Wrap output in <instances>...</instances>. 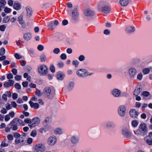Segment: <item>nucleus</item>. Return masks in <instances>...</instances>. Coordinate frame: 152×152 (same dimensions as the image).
<instances>
[{"mask_svg": "<svg viewBox=\"0 0 152 152\" xmlns=\"http://www.w3.org/2000/svg\"><path fill=\"white\" fill-rule=\"evenodd\" d=\"M23 16L21 15L18 18V21L19 23L21 25H23L24 23V22L23 20Z\"/></svg>", "mask_w": 152, "mask_h": 152, "instance_id": "34", "label": "nucleus"}, {"mask_svg": "<svg viewBox=\"0 0 152 152\" xmlns=\"http://www.w3.org/2000/svg\"><path fill=\"white\" fill-rule=\"evenodd\" d=\"M4 11L7 13H10L11 11V9L7 7H6L4 10Z\"/></svg>", "mask_w": 152, "mask_h": 152, "instance_id": "46", "label": "nucleus"}, {"mask_svg": "<svg viewBox=\"0 0 152 152\" xmlns=\"http://www.w3.org/2000/svg\"><path fill=\"white\" fill-rule=\"evenodd\" d=\"M8 146V144L6 142H2L0 145V146L1 147H7Z\"/></svg>", "mask_w": 152, "mask_h": 152, "instance_id": "52", "label": "nucleus"}, {"mask_svg": "<svg viewBox=\"0 0 152 152\" xmlns=\"http://www.w3.org/2000/svg\"><path fill=\"white\" fill-rule=\"evenodd\" d=\"M12 72L15 75H16L17 73V70L16 69L13 68L12 70Z\"/></svg>", "mask_w": 152, "mask_h": 152, "instance_id": "62", "label": "nucleus"}, {"mask_svg": "<svg viewBox=\"0 0 152 152\" xmlns=\"http://www.w3.org/2000/svg\"><path fill=\"white\" fill-rule=\"evenodd\" d=\"M125 31L127 33H131L135 31V28L134 27L130 26H126Z\"/></svg>", "mask_w": 152, "mask_h": 152, "instance_id": "21", "label": "nucleus"}, {"mask_svg": "<svg viewBox=\"0 0 152 152\" xmlns=\"http://www.w3.org/2000/svg\"><path fill=\"white\" fill-rule=\"evenodd\" d=\"M14 8L17 10H19L21 9V6L20 4L18 3L15 2L13 5Z\"/></svg>", "mask_w": 152, "mask_h": 152, "instance_id": "32", "label": "nucleus"}, {"mask_svg": "<svg viewBox=\"0 0 152 152\" xmlns=\"http://www.w3.org/2000/svg\"><path fill=\"white\" fill-rule=\"evenodd\" d=\"M26 16L28 18L31 17L33 14V10L32 8L29 6H27L26 7Z\"/></svg>", "mask_w": 152, "mask_h": 152, "instance_id": "19", "label": "nucleus"}, {"mask_svg": "<svg viewBox=\"0 0 152 152\" xmlns=\"http://www.w3.org/2000/svg\"><path fill=\"white\" fill-rule=\"evenodd\" d=\"M129 113L131 117L134 118H137L139 114L138 112L133 109H131L130 110Z\"/></svg>", "mask_w": 152, "mask_h": 152, "instance_id": "12", "label": "nucleus"}, {"mask_svg": "<svg viewBox=\"0 0 152 152\" xmlns=\"http://www.w3.org/2000/svg\"><path fill=\"white\" fill-rule=\"evenodd\" d=\"M47 66L45 65H42L38 68L39 73L42 75H45L47 74Z\"/></svg>", "mask_w": 152, "mask_h": 152, "instance_id": "7", "label": "nucleus"}, {"mask_svg": "<svg viewBox=\"0 0 152 152\" xmlns=\"http://www.w3.org/2000/svg\"><path fill=\"white\" fill-rule=\"evenodd\" d=\"M5 52V49L3 48H1L0 50V55L3 56Z\"/></svg>", "mask_w": 152, "mask_h": 152, "instance_id": "45", "label": "nucleus"}, {"mask_svg": "<svg viewBox=\"0 0 152 152\" xmlns=\"http://www.w3.org/2000/svg\"><path fill=\"white\" fill-rule=\"evenodd\" d=\"M59 24V22L57 20H55L53 21H51L49 22L48 25V28L51 30H53L56 27V26Z\"/></svg>", "mask_w": 152, "mask_h": 152, "instance_id": "8", "label": "nucleus"}, {"mask_svg": "<svg viewBox=\"0 0 152 152\" xmlns=\"http://www.w3.org/2000/svg\"><path fill=\"white\" fill-rule=\"evenodd\" d=\"M79 63V62L77 60H75L73 61H72V64L74 65L75 67H77L78 66V64Z\"/></svg>", "mask_w": 152, "mask_h": 152, "instance_id": "42", "label": "nucleus"}, {"mask_svg": "<svg viewBox=\"0 0 152 152\" xmlns=\"http://www.w3.org/2000/svg\"><path fill=\"white\" fill-rule=\"evenodd\" d=\"M104 33L105 35H108L110 34V31L108 29H105L104 31Z\"/></svg>", "mask_w": 152, "mask_h": 152, "instance_id": "59", "label": "nucleus"}, {"mask_svg": "<svg viewBox=\"0 0 152 152\" xmlns=\"http://www.w3.org/2000/svg\"><path fill=\"white\" fill-rule=\"evenodd\" d=\"M145 140L147 144L149 145H152V140L151 138L145 139Z\"/></svg>", "mask_w": 152, "mask_h": 152, "instance_id": "35", "label": "nucleus"}, {"mask_svg": "<svg viewBox=\"0 0 152 152\" xmlns=\"http://www.w3.org/2000/svg\"><path fill=\"white\" fill-rule=\"evenodd\" d=\"M60 50L58 48H56L53 49V53L55 54H58L60 52Z\"/></svg>", "mask_w": 152, "mask_h": 152, "instance_id": "44", "label": "nucleus"}, {"mask_svg": "<svg viewBox=\"0 0 152 152\" xmlns=\"http://www.w3.org/2000/svg\"><path fill=\"white\" fill-rule=\"evenodd\" d=\"M35 150L37 152H44L45 150V146L43 143L38 144L34 146Z\"/></svg>", "mask_w": 152, "mask_h": 152, "instance_id": "5", "label": "nucleus"}, {"mask_svg": "<svg viewBox=\"0 0 152 152\" xmlns=\"http://www.w3.org/2000/svg\"><path fill=\"white\" fill-rule=\"evenodd\" d=\"M9 81L10 82H7L4 83L3 85V86L6 88L10 87L13 86L15 83L14 81L12 80H9Z\"/></svg>", "mask_w": 152, "mask_h": 152, "instance_id": "24", "label": "nucleus"}, {"mask_svg": "<svg viewBox=\"0 0 152 152\" xmlns=\"http://www.w3.org/2000/svg\"><path fill=\"white\" fill-rule=\"evenodd\" d=\"M106 126L108 128H114L115 127V125L113 122L108 121L107 123Z\"/></svg>", "mask_w": 152, "mask_h": 152, "instance_id": "30", "label": "nucleus"}, {"mask_svg": "<svg viewBox=\"0 0 152 152\" xmlns=\"http://www.w3.org/2000/svg\"><path fill=\"white\" fill-rule=\"evenodd\" d=\"M51 93V89L50 88L48 87L45 88L43 91V94L46 96H50Z\"/></svg>", "mask_w": 152, "mask_h": 152, "instance_id": "17", "label": "nucleus"}, {"mask_svg": "<svg viewBox=\"0 0 152 152\" xmlns=\"http://www.w3.org/2000/svg\"><path fill=\"white\" fill-rule=\"evenodd\" d=\"M14 119L18 124L21 126H24L25 125V123L21 120L18 118H15Z\"/></svg>", "mask_w": 152, "mask_h": 152, "instance_id": "31", "label": "nucleus"}, {"mask_svg": "<svg viewBox=\"0 0 152 152\" xmlns=\"http://www.w3.org/2000/svg\"><path fill=\"white\" fill-rule=\"evenodd\" d=\"M33 142V139L31 138H29L27 140V142L28 144H31Z\"/></svg>", "mask_w": 152, "mask_h": 152, "instance_id": "64", "label": "nucleus"}, {"mask_svg": "<svg viewBox=\"0 0 152 152\" xmlns=\"http://www.w3.org/2000/svg\"><path fill=\"white\" fill-rule=\"evenodd\" d=\"M14 56L15 58L18 59H20L22 58V56H21L17 53L15 54Z\"/></svg>", "mask_w": 152, "mask_h": 152, "instance_id": "60", "label": "nucleus"}, {"mask_svg": "<svg viewBox=\"0 0 152 152\" xmlns=\"http://www.w3.org/2000/svg\"><path fill=\"white\" fill-rule=\"evenodd\" d=\"M101 9L102 12L105 14L109 13L110 11L109 7L107 6L102 7L101 8Z\"/></svg>", "mask_w": 152, "mask_h": 152, "instance_id": "22", "label": "nucleus"}, {"mask_svg": "<svg viewBox=\"0 0 152 152\" xmlns=\"http://www.w3.org/2000/svg\"><path fill=\"white\" fill-rule=\"evenodd\" d=\"M147 128L145 123H141L139 126V129L134 131L137 135L144 136L147 133Z\"/></svg>", "mask_w": 152, "mask_h": 152, "instance_id": "1", "label": "nucleus"}, {"mask_svg": "<svg viewBox=\"0 0 152 152\" xmlns=\"http://www.w3.org/2000/svg\"><path fill=\"white\" fill-rule=\"evenodd\" d=\"M15 79L16 80L18 81L20 80L21 79V76L19 75H17L15 77Z\"/></svg>", "mask_w": 152, "mask_h": 152, "instance_id": "54", "label": "nucleus"}, {"mask_svg": "<svg viewBox=\"0 0 152 152\" xmlns=\"http://www.w3.org/2000/svg\"><path fill=\"white\" fill-rule=\"evenodd\" d=\"M112 94L114 97H119L121 96V91L117 88L114 89L112 91Z\"/></svg>", "mask_w": 152, "mask_h": 152, "instance_id": "13", "label": "nucleus"}, {"mask_svg": "<svg viewBox=\"0 0 152 152\" xmlns=\"http://www.w3.org/2000/svg\"><path fill=\"white\" fill-rule=\"evenodd\" d=\"M13 78V75L11 73L8 74L7 76V78L8 79H12Z\"/></svg>", "mask_w": 152, "mask_h": 152, "instance_id": "57", "label": "nucleus"}, {"mask_svg": "<svg viewBox=\"0 0 152 152\" xmlns=\"http://www.w3.org/2000/svg\"><path fill=\"white\" fill-rule=\"evenodd\" d=\"M72 20L74 21H76L78 19V13L77 9L76 8H74L72 11Z\"/></svg>", "mask_w": 152, "mask_h": 152, "instance_id": "11", "label": "nucleus"}, {"mask_svg": "<svg viewBox=\"0 0 152 152\" xmlns=\"http://www.w3.org/2000/svg\"><path fill=\"white\" fill-rule=\"evenodd\" d=\"M136 72V69L134 68H130L129 70V73L130 77L134 78Z\"/></svg>", "mask_w": 152, "mask_h": 152, "instance_id": "15", "label": "nucleus"}, {"mask_svg": "<svg viewBox=\"0 0 152 152\" xmlns=\"http://www.w3.org/2000/svg\"><path fill=\"white\" fill-rule=\"evenodd\" d=\"M17 125L18 124L14 119L12 120L9 124L10 128L14 131L18 129Z\"/></svg>", "mask_w": 152, "mask_h": 152, "instance_id": "14", "label": "nucleus"}, {"mask_svg": "<svg viewBox=\"0 0 152 152\" xmlns=\"http://www.w3.org/2000/svg\"><path fill=\"white\" fill-rule=\"evenodd\" d=\"M64 77L65 75L61 73H58L56 76L57 79L61 80H63Z\"/></svg>", "mask_w": 152, "mask_h": 152, "instance_id": "33", "label": "nucleus"}, {"mask_svg": "<svg viewBox=\"0 0 152 152\" xmlns=\"http://www.w3.org/2000/svg\"><path fill=\"white\" fill-rule=\"evenodd\" d=\"M11 105L12 107H16L17 106V104L15 101H12L11 103Z\"/></svg>", "mask_w": 152, "mask_h": 152, "instance_id": "61", "label": "nucleus"}, {"mask_svg": "<svg viewBox=\"0 0 152 152\" xmlns=\"http://www.w3.org/2000/svg\"><path fill=\"white\" fill-rule=\"evenodd\" d=\"M150 71V69L148 68H143L142 69V72L144 74H148Z\"/></svg>", "mask_w": 152, "mask_h": 152, "instance_id": "37", "label": "nucleus"}, {"mask_svg": "<svg viewBox=\"0 0 152 152\" xmlns=\"http://www.w3.org/2000/svg\"><path fill=\"white\" fill-rule=\"evenodd\" d=\"M64 130L61 127H57L54 130V132L56 135H61L63 133Z\"/></svg>", "mask_w": 152, "mask_h": 152, "instance_id": "18", "label": "nucleus"}, {"mask_svg": "<svg viewBox=\"0 0 152 152\" xmlns=\"http://www.w3.org/2000/svg\"><path fill=\"white\" fill-rule=\"evenodd\" d=\"M142 74L141 73H139L137 75V78L139 80H142Z\"/></svg>", "mask_w": 152, "mask_h": 152, "instance_id": "50", "label": "nucleus"}, {"mask_svg": "<svg viewBox=\"0 0 152 152\" xmlns=\"http://www.w3.org/2000/svg\"><path fill=\"white\" fill-rule=\"evenodd\" d=\"M76 74L78 77L82 78H84L88 75L90 76L92 75V74H89V72L87 70L84 69H81L77 70Z\"/></svg>", "mask_w": 152, "mask_h": 152, "instance_id": "2", "label": "nucleus"}, {"mask_svg": "<svg viewBox=\"0 0 152 152\" xmlns=\"http://www.w3.org/2000/svg\"><path fill=\"white\" fill-rule=\"evenodd\" d=\"M138 121L136 120L133 121L132 122V125L134 127H137L138 124Z\"/></svg>", "mask_w": 152, "mask_h": 152, "instance_id": "36", "label": "nucleus"}, {"mask_svg": "<svg viewBox=\"0 0 152 152\" xmlns=\"http://www.w3.org/2000/svg\"><path fill=\"white\" fill-rule=\"evenodd\" d=\"M23 38L26 40L28 41L30 40L31 37V34L29 32H27L23 35Z\"/></svg>", "mask_w": 152, "mask_h": 152, "instance_id": "26", "label": "nucleus"}, {"mask_svg": "<svg viewBox=\"0 0 152 152\" xmlns=\"http://www.w3.org/2000/svg\"><path fill=\"white\" fill-rule=\"evenodd\" d=\"M141 91L142 89L140 87H137L134 91V95L135 96H137L140 94Z\"/></svg>", "mask_w": 152, "mask_h": 152, "instance_id": "28", "label": "nucleus"}, {"mask_svg": "<svg viewBox=\"0 0 152 152\" xmlns=\"http://www.w3.org/2000/svg\"><path fill=\"white\" fill-rule=\"evenodd\" d=\"M44 48L43 46L41 45H39L37 46V49L40 51H42Z\"/></svg>", "mask_w": 152, "mask_h": 152, "instance_id": "51", "label": "nucleus"}, {"mask_svg": "<svg viewBox=\"0 0 152 152\" xmlns=\"http://www.w3.org/2000/svg\"><path fill=\"white\" fill-rule=\"evenodd\" d=\"M40 121L39 118L37 117L33 118L31 120L30 124H28V126L30 128L32 129L38 125L40 123Z\"/></svg>", "mask_w": 152, "mask_h": 152, "instance_id": "3", "label": "nucleus"}, {"mask_svg": "<svg viewBox=\"0 0 152 152\" xmlns=\"http://www.w3.org/2000/svg\"><path fill=\"white\" fill-rule=\"evenodd\" d=\"M40 59L42 61L44 62L46 59V56L44 54H42L40 56Z\"/></svg>", "mask_w": 152, "mask_h": 152, "instance_id": "39", "label": "nucleus"}, {"mask_svg": "<svg viewBox=\"0 0 152 152\" xmlns=\"http://www.w3.org/2000/svg\"><path fill=\"white\" fill-rule=\"evenodd\" d=\"M150 95V93L147 91H143L141 94V96H144L147 97Z\"/></svg>", "mask_w": 152, "mask_h": 152, "instance_id": "38", "label": "nucleus"}, {"mask_svg": "<svg viewBox=\"0 0 152 152\" xmlns=\"http://www.w3.org/2000/svg\"><path fill=\"white\" fill-rule=\"evenodd\" d=\"M122 134L123 136L126 138H130L131 135L129 131L126 129H123L122 131Z\"/></svg>", "mask_w": 152, "mask_h": 152, "instance_id": "16", "label": "nucleus"}, {"mask_svg": "<svg viewBox=\"0 0 152 152\" xmlns=\"http://www.w3.org/2000/svg\"><path fill=\"white\" fill-rule=\"evenodd\" d=\"M29 103L31 107L35 109H37L39 107V104L37 103H34L32 101H29Z\"/></svg>", "mask_w": 152, "mask_h": 152, "instance_id": "27", "label": "nucleus"}, {"mask_svg": "<svg viewBox=\"0 0 152 152\" xmlns=\"http://www.w3.org/2000/svg\"><path fill=\"white\" fill-rule=\"evenodd\" d=\"M75 86L74 83L73 82H69L66 86L67 89L69 91L72 90L74 87Z\"/></svg>", "mask_w": 152, "mask_h": 152, "instance_id": "25", "label": "nucleus"}, {"mask_svg": "<svg viewBox=\"0 0 152 152\" xmlns=\"http://www.w3.org/2000/svg\"><path fill=\"white\" fill-rule=\"evenodd\" d=\"M80 140V137L77 135H73L71 136L70 141L71 143L74 145H77L79 143Z\"/></svg>", "mask_w": 152, "mask_h": 152, "instance_id": "10", "label": "nucleus"}, {"mask_svg": "<svg viewBox=\"0 0 152 152\" xmlns=\"http://www.w3.org/2000/svg\"><path fill=\"white\" fill-rule=\"evenodd\" d=\"M26 134L24 133L21 135L20 136L18 139H16L15 142L16 144H18L19 143L21 144H23L26 142L25 140Z\"/></svg>", "mask_w": 152, "mask_h": 152, "instance_id": "4", "label": "nucleus"}, {"mask_svg": "<svg viewBox=\"0 0 152 152\" xmlns=\"http://www.w3.org/2000/svg\"><path fill=\"white\" fill-rule=\"evenodd\" d=\"M12 96L13 99L15 100L17 98L18 94L16 93H14L12 94Z\"/></svg>", "mask_w": 152, "mask_h": 152, "instance_id": "58", "label": "nucleus"}, {"mask_svg": "<svg viewBox=\"0 0 152 152\" xmlns=\"http://www.w3.org/2000/svg\"><path fill=\"white\" fill-rule=\"evenodd\" d=\"M60 57L62 60H65L66 58V56L65 53H62L60 56Z\"/></svg>", "mask_w": 152, "mask_h": 152, "instance_id": "48", "label": "nucleus"}, {"mask_svg": "<svg viewBox=\"0 0 152 152\" xmlns=\"http://www.w3.org/2000/svg\"><path fill=\"white\" fill-rule=\"evenodd\" d=\"M84 13V15L86 16L93 15L94 14V12L93 11L89 9L86 10Z\"/></svg>", "mask_w": 152, "mask_h": 152, "instance_id": "23", "label": "nucleus"}, {"mask_svg": "<svg viewBox=\"0 0 152 152\" xmlns=\"http://www.w3.org/2000/svg\"><path fill=\"white\" fill-rule=\"evenodd\" d=\"M7 137L8 140L9 141H12L13 139V136L11 134H8Z\"/></svg>", "mask_w": 152, "mask_h": 152, "instance_id": "47", "label": "nucleus"}, {"mask_svg": "<svg viewBox=\"0 0 152 152\" xmlns=\"http://www.w3.org/2000/svg\"><path fill=\"white\" fill-rule=\"evenodd\" d=\"M50 126H45L39 129V132L42 134L45 132L50 129Z\"/></svg>", "mask_w": 152, "mask_h": 152, "instance_id": "20", "label": "nucleus"}, {"mask_svg": "<svg viewBox=\"0 0 152 152\" xmlns=\"http://www.w3.org/2000/svg\"><path fill=\"white\" fill-rule=\"evenodd\" d=\"M57 138L54 135L50 136L47 140V143L48 145L52 146L54 145L56 142Z\"/></svg>", "mask_w": 152, "mask_h": 152, "instance_id": "6", "label": "nucleus"}, {"mask_svg": "<svg viewBox=\"0 0 152 152\" xmlns=\"http://www.w3.org/2000/svg\"><path fill=\"white\" fill-rule=\"evenodd\" d=\"M15 88L18 89H20L21 88V86L18 83H17L15 85Z\"/></svg>", "mask_w": 152, "mask_h": 152, "instance_id": "56", "label": "nucleus"}, {"mask_svg": "<svg viewBox=\"0 0 152 152\" xmlns=\"http://www.w3.org/2000/svg\"><path fill=\"white\" fill-rule=\"evenodd\" d=\"M85 59V57L83 55H80L78 58L79 60L81 61H83Z\"/></svg>", "mask_w": 152, "mask_h": 152, "instance_id": "49", "label": "nucleus"}, {"mask_svg": "<svg viewBox=\"0 0 152 152\" xmlns=\"http://www.w3.org/2000/svg\"><path fill=\"white\" fill-rule=\"evenodd\" d=\"M37 135L36 131L35 130H32L30 134V135L33 137H35Z\"/></svg>", "mask_w": 152, "mask_h": 152, "instance_id": "40", "label": "nucleus"}, {"mask_svg": "<svg viewBox=\"0 0 152 152\" xmlns=\"http://www.w3.org/2000/svg\"><path fill=\"white\" fill-rule=\"evenodd\" d=\"M13 137L16 139L19 138L21 136L20 134L18 132H15L13 133Z\"/></svg>", "mask_w": 152, "mask_h": 152, "instance_id": "41", "label": "nucleus"}, {"mask_svg": "<svg viewBox=\"0 0 152 152\" xmlns=\"http://www.w3.org/2000/svg\"><path fill=\"white\" fill-rule=\"evenodd\" d=\"M35 94L37 95L40 96L42 95V94L41 93V91L39 90H37L35 92Z\"/></svg>", "mask_w": 152, "mask_h": 152, "instance_id": "63", "label": "nucleus"}, {"mask_svg": "<svg viewBox=\"0 0 152 152\" xmlns=\"http://www.w3.org/2000/svg\"><path fill=\"white\" fill-rule=\"evenodd\" d=\"M129 2V0H120V3L122 6H126L128 4Z\"/></svg>", "mask_w": 152, "mask_h": 152, "instance_id": "29", "label": "nucleus"}, {"mask_svg": "<svg viewBox=\"0 0 152 152\" xmlns=\"http://www.w3.org/2000/svg\"><path fill=\"white\" fill-rule=\"evenodd\" d=\"M118 113L121 117H124L126 114V109L125 107L123 105L119 106L118 110Z\"/></svg>", "mask_w": 152, "mask_h": 152, "instance_id": "9", "label": "nucleus"}, {"mask_svg": "<svg viewBox=\"0 0 152 152\" xmlns=\"http://www.w3.org/2000/svg\"><path fill=\"white\" fill-rule=\"evenodd\" d=\"M64 66V64L63 62H60L57 64V66L58 67L61 68L63 67Z\"/></svg>", "mask_w": 152, "mask_h": 152, "instance_id": "53", "label": "nucleus"}, {"mask_svg": "<svg viewBox=\"0 0 152 152\" xmlns=\"http://www.w3.org/2000/svg\"><path fill=\"white\" fill-rule=\"evenodd\" d=\"M31 119H29V118H26L24 120V123H25L27 124H30L31 123Z\"/></svg>", "mask_w": 152, "mask_h": 152, "instance_id": "55", "label": "nucleus"}, {"mask_svg": "<svg viewBox=\"0 0 152 152\" xmlns=\"http://www.w3.org/2000/svg\"><path fill=\"white\" fill-rule=\"evenodd\" d=\"M10 20V17L9 16H7L4 17L3 20V21L4 23H6L8 22Z\"/></svg>", "mask_w": 152, "mask_h": 152, "instance_id": "43", "label": "nucleus"}]
</instances>
